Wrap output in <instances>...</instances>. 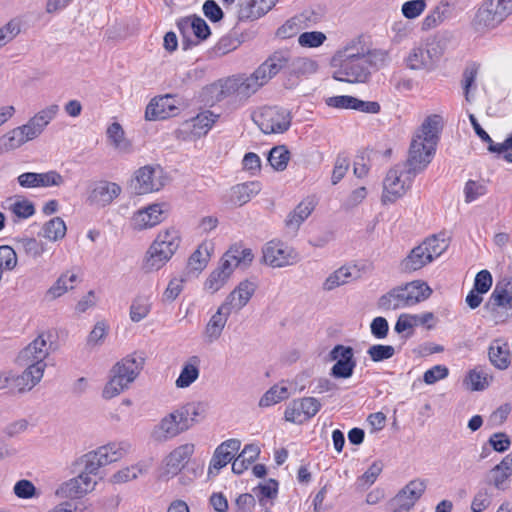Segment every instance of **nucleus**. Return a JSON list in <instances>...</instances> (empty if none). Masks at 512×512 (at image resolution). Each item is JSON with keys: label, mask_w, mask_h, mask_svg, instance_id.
Returning <instances> with one entry per match:
<instances>
[{"label": "nucleus", "mask_w": 512, "mask_h": 512, "mask_svg": "<svg viewBox=\"0 0 512 512\" xmlns=\"http://www.w3.org/2000/svg\"><path fill=\"white\" fill-rule=\"evenodd\" d=\"M403 288L409 306H413L421 301L426 300L432 293L431 288L422 281H412L404 285Z\"/></svg>", "instance_id": "ea45409f"}, {"label": "nucleus", "mask_w": 512, "mask_h": 512, "mask_svg": "<svg viewBox=\"0 0 512 512\" xmlns=\"http://www.w3.org/2000/svg\"><path fill=\"white\" fill-rule=\"evenodd\" d=\"M367 354L372 361L380 362L394 356L395 348L391 345L376 344L369 347Z\"/></svg>", "instance_id": "bf43d9fd"}, {"label": "nucleus", "mask_w": 512, "mask_h": 512, "mask_svg": "<svg viewBox=\"0 0 512 512\" xmlns=\"http://www.w3.org/2000/svg\"><path fill=\"white\" fill-rule=\"evenodd\" d=\"M66 224L60 217H54L43 226V236L51 241L62 239L66 234Z\"/></svg>", "instance_id": "09e8293b"}, {"label": "nucleus", "mask_w": 512, "mask_h": 512, "mask_svg": "<svg viewBox=\"0 0 512 512\" xmlns=\"http://www.w3.org/2000/svg\"><path fill=\"white\" fill-rule=\"evenodd\" d=\"M441 56L439 47L434 43H422L414 46L405 58L406 66L411 70L430 71Z\"/></svg>", "instance_id": "ddd939ff"}, {"label": "nucleus", "mask_w": 512, "mask_h": 512, "mask_svg": "<svg viewBox=\"0 0 512 512\" xmlns=\"http://www.w3.org/2000/svg\"><path fill=\"white\" fill-rule=\"evenodd\" d=\"M231 313L223 303L217 308L204 328L203 337L206 343L211 344L220 339Z\"/></svg>", "instance_id": "393cba45"}, {"label": "nucleus", "mask_w": 512, "mask_h": 512, "mask_svg": "<svg viewBox=\"0 0 512 512\" xmlns=\"http://www.w3.org/2000/svg\"><path fill=\"white\" fill-rule=\"evenodd\" d=\"M131 448L132 445L128 441L109 443L82 455L75 462V469H83L96 475L101 467L120 460L130 452Z\"/></svg>", "instance_id": "0eeeda50"}, {"label": "nucleus", "mask_w": 512, "mask_h": 512, "mask_svg": "<svg viewBox=\"0 0 512 512\" xmlns=\"http://www.w3.org/2000/svg\"><path fill=\"white\" fill-rule=\"evenodd\" d=\"M492 503V493L487 488L480 489L471 502L472 512H483Z\"/></svg>", "instance_id": "4d7b16f0"}, {"label": "nucleus", "mask_w": 512, "mask_h": 512, "mask_svg": "<svg viewBox=\"0 0 512 512\" xmlns=\"http://www.w3.org/2000/svg\"><path fill=\"white\" fill-rule=\"evenodd\" d=\"M177 100L172 95H164L154 98L146 107L145 118L149 121L166 119L176 115L178 107Z\"/></svg>", "instance_id": "5701e85b"}, {"label": "nucleus", "mask_w": 512, "mask_h": 512, "mask_svg": "<svg viewBox=\"0 0 512 512\" xmlns=\"http://www.w3.org/2000/svg\"><path fill=\"white\" fill-rule=\"evenodd\" d=\"M426 489V482L422 479L411 480L393 498L392 505H401L406 509H412L421 498Z\"/></svg>", "instance_id": "a878e982"}, {"label": "nucleus", "mask_w": 512, "mask_h": 512, "mask_svg": "<svg viewBox=\"0 0 512 512\" xmlns=\"http://www.w3.org/2000/svg\"><path fill=\"white\" fill-rule=\"evenodd\" d=\"M14 494L21 499H30L36 495V487L30 480L22 479L15 483Z\"/></svg>", "instance_id": "0e129e2a"}, {"label": "nucleus", "mask_w": 512, "mask_h": 512, "mask_svg": "<svg viewBox=\"0 0 512 512\" xmlns=\"http://www.w3.org/2000/svg\"><path fill=\"white\" fill-rule=\"evenodd\" d=\"M378 307L382 310H397L409 307L403 286L393 288L382 295L378 300Z\"/></svg>", "instance_id": "f704fd0d"}, {"label": "nucleus", "mask_w": 512, "mask_h": 512, "mask_svg": "<svg viewBox=\"0 0 512 512\" xmlns=\"http://www.w3.org/2000/svg\"><path fill=\"white\" fill-rule=\"evenodd\" d=\"M165 204H151L134 213L131 225L135 230H144L158 225L166 213Z\"/></svg>", "instance_id": "4be33fe9"}, {"label": "nucleus", "mask_w": 512, "mask_h": 512, "mask_svg": "<svg viewBox=\"0 0 512 512\" xmlns=\"http://www.w3.org/2000/svg\"><path fill=\"white\" fill-rule=\"evenodd\" d=\"M49 339L50 335L48 333L39 334L32 342L20 351L18 355L19 363L32 364L46 368L44 360L49 355Z\"/></svg>", "instance_id": "f3484780"}, {"label": "nucleus", "mask_w": 512, "mask_h": 512, "mask_svg": "<svg viewBox=\"0 0 512 512\" xmlns=\"http://www.w3.org/2000/svg\"><path fill=\"white\" fill-rule=\"evenodd\" d=\"M178 27L180 30L191 27L195 36L201 40L207 39L211 34L208 24L199 16H192L179 21Z\"/></svg>", "instance_id": "49530a36"}, {"label": "nucleus", "mask_w": 512, "mask_h": 512, "mask_svg": "<svg viewBox=\"0 0 512 512\" xmlns=\"http://www.w3.org/2000/svg\"><path fill=\"white\" fill-rule=\"evenodd\" d=\"M260 449L255 444H247L232 463V471L242 474L259 456Z\"/></svg>", "instance_id": "4c0bfd02"}, {"label": "nucleus", "mask_w": 512, "mask_h": 512, "mask_svg": "<svg viewBox=\"0 0 512 512\" xmlns=\"http://www.w3.org/2000/svg\"><path fill=\"white\" fill-rule=\"evenodd\" d=\"M321 403L314 397L293 400L286 407L284 418L288 422L301 424L314 417L321 409Z\"/></svg>", "instance_id": "dca6fc26"}, {"label": "nucleus", "mask_w": 512, "mask_h": 512, "mask_svg": "<svg viewBox=\"0 0 512 512\" xmlns=\"http://www.w3.org/2000/svg\"><path fill=\"white\" fill-rule=\"evenodd\" d=\"M26 369L22 373L15 372L16 390L19 394L32 390L43 378L45 368L32 364H24Z\"/></svg>", "instance_id": "c85d7f7f"}, {"label": "nucleus", "mask_w": 512, "mask_h": 512, "mask_svg": "<svg viewBox=\"0 0 512 512\" xmlns=\"http://www.w3.org/2000/svg\"><path fill=\"white\" fill-rule=\"evenodd\" d=\"M200 358L191 356L183 365L175 384L178 388H187L199 377Z\"/></svg>", "instance_id": "c9c22d12"}, {"label": "nucleus", "mask_w": 512, "mask_h": 512, "mask_svg": "<svg viewBox=\"0 0 512 512\" xmlns=\"http://www.w3.org/2000/svg\"><path fill=\"white\" fill-rule=\"evenodd\" d=\"M261 190L259 182L250 181L233 186L228 195V202L235 206H243Z\"/></svg>", "instance_id": "c756f323"}, {"label": "nucleus", "mask_w": 512, "mask_h": 512, "mask_svg": "<svg viewBox=\"0 0 512 512\" xmlns=\"http://www.w3.org/2000/svg\"><path fill=\"white\" fill-rule=\"evenodd\" d=\"M426 6L425 0H409L403 3L401 12L406 19H415L424 12Z\"/></svg>", "instance_id": "6e6d98bb"}, {"label": "nucleus", "mask_w": 512, "mask_h": 512, "mask_svg": "<svg viewBox=\"0 0 512 512\" xmlns=\"http://www.w3.org/2000/svg\"><path fill=\"white\" fill-rule=\"evenodd\" d=\"M449 374V370L444 365H436L428 369L423 375V381L432 385L439 380L445 379Z\"/></svg>", "instance_id": "774afa93"}, {"label": "nucleus", "mask_w": 512, "mask_h": 512, "mask_svg": "<svg viewBox=\"0 0 512 512\" xmlns=\"http://www.w3.org/2000/svg\"><path fill=\"white\" fill-rule=\"evenodd\" d=\"M334 79L349 83H365L369 76L367 60L364 56V46L360 41H352L332 58Z\"/></svg>", "instance_id": "7ed1b4c3"}, {"label": "nucleus", "mask_w": 512, "mask_h": 512, "mask_svg": "<svg viewBox=\"0 0 512 512\" xmlns=\"http://www.w3.org/2000/svg\"><path fill=\"white\" fill-rule=\"evenodd\" d=\"M382 470L383 463L381 461L373 462L369 466V468L363 473V475L358 477L356 481L357 488L361 490H366L367 488H369L372 484L375 483Z\"/></svg>", "instance_id": "8fccbe9b"}, {"label": "nucleus", "mask_w": 512, "mask_h": 512, "mask_svg": "<svg viewBox=\"0 0 512 512\" xmlns=\"http://www.w3.org/2000/svg\"><path fill=\"white\" fill-rule=\"evenodd\" d=\"M326 40V35L320 31L304 32L299 35L298 43L302 47L316 48Z\"/></svg>", "instance_id": "13d9d810"}, {"label": "nucleus", "mask_w": 512, "mask_h": 512, "mask_svg": "<svg viewBox=\"0 0 512 512\" xmlns=\"http://www.w3.org/2000/svg\"><path fill=\"white\" fill-rule=\"evenodd\" d=\"M212 251L213 243L211 241L202 242L189 257L188 268L194 272H201L207 266Z\"/></svg>", "instance_id": "e433bc0d"}, {"label": "nucleus", "mask_w": 512, "mask_h": 512, "mask_svg": "<svg viewBox=\"0 0 512 512\" xmlns=\"http://www.w3.org/2000/svg\"><path fill=\"white\" fill-rule=\"evenodd\" d=\"M483 310L495 324L512 318V282H497Z\"/></svg>", "instance_id": "1a4fd4ad"}, {"label": "nucleus", "mask_w": 512, "mask_h": 512, "mask_svg": "<svg viewBox=\"0 0 512 512\" xmlns=\"http://www.w3.org/2000/svg\"><path fill=\"white\" fill-rule=\"evenodd\" d=\"M58 112L59 106L51 104L37 112L26 124L12 129L0 137V154L15 150L26 142L39 137Z\"/></svg>", "instance_id": "20e7f679"}, {"label": "nucleus", "mask_w": 512, "mask_h": 512, "mask_svg": "<svg viewBox=\"0 0 512 512\" xmlns=\"http://www.w3.org/2000/svg\"><path fill=\"white\" fill-rule=\"evenodd\" d=\"M172 256L169 251L163 250L159 243L153 242L146 253L144 269L148 272L158 271Z\"/></svg>", "instance_id": "473e14b6"}, {"label": "nucleus", "mask_w": 512, "mask_h": 512, "mask_svg": "<svg viewBox=\"0 0 512 512\" xmlns=\"http://www.w3.org/2000/svg\"><path fill=\"white\" fill-rule=\"evenodd\" d=\"M512 13V0H484L478 8L474 25L478 30L497 27Z\"/></svg>", "instance_id": "9d476101"}, {"label": "nucleus", "mask_w": 512, "mask_h": 512, "mask_svg": "<svg viewBox=\"0 0 512 512\" xmlns=\"http://www.w3.org/2000/svg\"><path fill=\"white\" fill-rule=\"evenodd\" d=\"M253 121L265 134L283 133L291 124L290 114L279 107H264L253 114Z\"/></svg>", "instance_id": "f8f14e48"}, {"label": "nucleus", "mask_w": 512, "mask_h": 512, "mask_svg": "<svg viewBox=\"0 0 512 512\" xmlns=\"http://www.w3.org/2000/svg\"><path fill=\"white\" fill-rule=\"evenodd\" d=\"M79 281L78 275L70 270L60 274L56 281L46 290L45 299L54 301L69 291L73 290Z\"/></svg>", "instance_id": "cd10ccee"}, {"label": "nucleus", "mask_w": 512, "mask_h": 512, "mask_svg": "<svg viewBox=\"0 0 512 512\" xmlns=\"http://www.w3.org/2000/svg\"><path fill=\"white\" fill-rule=\"evenodd\" d=\"M489 360L496 368L504 370L511 362V347L504 339H495L488 350Z\"/></svg>", "instance_id": "7c9ffc66"}, {"label": "nucleus", "mask_w": 512, "mask_h": 512, "mask_svg": "<svg viewBox=\"0 0 512 512\" xmlns=\"http://www.w3.org/2000/svg\"><path fill=\"white\" fill-rule=\"evenodd\" d=\"M253 258L251 249L240 244L232 245L222 256L220 265L206 279L204 289L212 294L216 293L227 283L235 268L250 265Z\"/></svg>", "instance_id": "39448f33"}, {"label": "nucleus", "mask_w": 512, "mask_h": 512, "mask_svg": "<svg viewBox=\"0 0 512 512\" xmlns=\"http://www.w3.org/2000/svg\"><path fill=\"white\" fill-rule=\"evenodd\" d=\"M185 431H187V426L179 418V413L175 409L161 418L151 430L150 437L154 442L164 443Z\"/></svg>", "instance_id": "2eb2a0df"}, {"label": "nucleus", "mask_w": 512, "mask_h": 512, "mask_svg": "<svg viewBox=\"0 0 512 512\" xmlns=\"http://www.w3.org/2000/svg\"><path fill=\"white\" fill-rule=\"evenodd\" d=\"M154 242L159 243L163 250L169 251L170 254L174 255L180 246L181 236L177 229L169 228L159 232Z\"/></svg>", "instance_id": "37998d69"}, {"label": "nucleus", "mask_w": 512, "mask_h": 512, "mask_svg": "<svg viewBox=\"0 0 512 512\" xmlns=\"http://www.w3.org/2000/svg\"><path fill=\"white\" fill-rule=\"evenodd\" d=\"M449 244L445 238L432 236L424 240L420 245L413 248L409 255L402 261L401 267L405 272L417 271L435 258L441 256Z\"/></svg>", "instance_id": "6e6552de"}, {"label": "nucleus", "mask_w": 512, "mask_h": 512, "mask_svg": "<svg viewBox=\"0 0 512 512\" xmlns=\"http://www.w3.org/2000/svg\"><path fill=\"white\" fill-rule=\"evenodd\" d=\"M491 377L481 367L472 369L466 376L464 383L471 391H481L488 387Z\"/></svg>", "instance_id": "c03bdc74"}, {"label": "nucleus", "mask_w": 512, "mask_h": 512, "mask_svg": "<svg viewBox=\"0 0 512 512\" xmlns=\"http://www.w3.org/2000/svg\"><path fill=\"white\" fill-rule=\"evenodd\" d=\"M240 441L237 439H229L221 443L214 451L209 464L208 474L216 475L219 470L225 467L240 449Z\"/></svg>", "instance_id": "b1692460"}, {"label": "nucleus", "mask_w": 512, "mask_h": 512, "mask_svg": "<svg viewBox=\"0 0 512 512\" xmlns=\"http://www.w3.org/2000/svg\"><path fill=\"white\" fill-rule=\"evenodd\" d=\"M179 413V418L182 419L187 430L190 429L195 423L199 421V417L204 413V405L202 403H187L176 409Z\"/></svg>", "instance_id": "a19ab883"}, {"label": "nucleus", "mask_w": 512, "mask_h": 512, "mask_svg": "<svg viewBox=\"0 0 512 512\" xmlns=\"http://www.w3.org/2000/svg\"><path fill=\"white\" fill-rule=\"evenodd\" d=\"M144 362V357L136 353L117 362L111 369L110 380L103 388V398L112 399L128 389L142 370Z\"/></svg>", "instance_id": "423d86ee"}, {"label": "nucleus", "mask_w": 512, "mask_h": 512, "mask_svg": "<svg viewBox=\"0 0 512 512\" xmlns=\"http://www.w3.org/2000/svg\"><path fill=\"white\" fill-rule=\"evenodd\" d=\"M253 492L259 498L260 505L264 508H268V499H273L277 496L278 483L274 479H269L266 483L260 484L254 488Z\"/></svg>", "instance_id": "603ef678"}, {"label": "nucleus", "mask_w": 512, "mask_h": 512, "mask_svg": "<svg viewBox=\"0 0 512 512\" xmlns=\"http://www.w3.org/2000/svg\"><path fill=\"white\" fill-rule=\"evenodd\" d=\"M18 184L26 189L47 188L64 184L63 176L55 170L44 173L25 172L17 177Z\"/></svg>", "instance_id": "aec40b11"}, {"label": "nucleus", "mask_w": 512, "mask_h": 512, "mask_svg": "<svg viewBox=\"0 0 512 512\" xmlns=\"http://www.w3.org/2000/svg\"><path fill=\"white\" fill-rule=\"evenodd\" d=\"M283 51L286 52L289 57V62L284 68H288L291 73L310 74L316 72L318 65L314 60L305 57L292 58L289 51Z\"/></svg>", "instance_id": "a18cd8bd"}, {"label": "nucleus", "mask_w": 512, "mask_h": 512, "mask_svg": "<svg viewBox=\"0 0 512 512\" xmlns=\"http://www.w3.org/2000/svg\"><path fill=\"white\" fill-rule=\"evenodd\" d=\"M17 254L7 245L0 246V267L3 270L12 271L17 266Z\"/></svg>", "instance_id": "052dcab7"}, {"label": "nucleus", "mask_w": 512, "mask_h": 512, "mask_svg": "<svg viewBox=\"0 0 512 512\" xmlns=\"http://www.w3.org/2000/svg\"><path fill=\"white\" fill-rule=\"evenodd\" d=\"M256 288L257 285L254 282L244 280L240 282L232 292H230L223 304L226 305L231 312H238L247 305L255 293Z\"/></svg>", "instance_id": "bb28decb"}, {"label": "nucleus", "mask_w": 512, "mask_h": 512, "mask_svg": "<svg viewBox=\"0 0 512 512\" xmlns=\"http://www.w3.org/2000/svg\"><path fill=\"white\" fill-rule=\"evenodd\" d=\"M289 62L288 54L276 51L263 62L253 73L237 74L220 80L217 100L234 98L236 101H246L262 86L278 74Z\"/></svg>", "instance_id": "f03ea898"}, {"label": "nucleus", "mask_w": 512, "mask_h": 512, "mask_svg": "<svg viewBox=\"0 0 512 512\" xmlns=\"http://www.w3.org/2000/svg\"><path fill=\"white\" fill-rule=\"evenodd\" d=\"M364 56L367 60L369 70L371 68L379 69L389 62V53L386 50L374 49L368 50L364 46Z\"/></svg>", "instance_id": "5fc2aeb1"}, {"label": "nucleus", "mask_w": 512, "mask_h": 512, "mask_svg": "<svg viewBox=\"0 0 512 512\" xmlns=\"http://www.w3.org/2000/svg\"><path fill=\"white\" fill-rule=\"evenodd\" d=\"M150 297L146 295H137L131 303L129 316L132 322H140L145 319L151 310Z\"/></svg>", "instance_id": "79ce46f5"}, {"label": "nucleus", "mask_w": 512, "mask_h": 512, "mask_svg": "<svg viewBox=\"0 0 512 512\" xmlns=\"http://www.w3.org/2000/svg\"><path fill=\"white\" fill-rule=\"evenodd\" d=\"M107 137L113 148L120 154H131L132 143L126 139L124 130L118 122H113L107 129Z\"/></svg>", "instance_id": "72a5a7b5"}, {"label": "nucleus", "mask_w": 512, "mask_h": 512, "mask_svg": "<svg viewBox=\"0 0 512 512\" xmlns=\"http://www.w3.org/2000/svg\"><path fill=\"white\" fill-rule=\"evenodd\" d=\"M289 151L285 146H276L271 149L268 162L277 171H283L289 161Z\"/></svg>", "instance_id": "864d4df0"}, {"label": "nucleus", "mask_w": 512, "mask_h": 512, "mask_svg": "<svg viewBox=\"0 0 512 512\" xmlns=\"http://www.w3.org/2000/svg\"><path fill=\"white\" fill-rule=\"evenodd\" d=\"M313 210L314 204L311 200H304L300 202L287 216L285 221L286 226L293 231L298 230L300 225L309 217Z\"/></svg>", "instance_id": "58836bf2"}, {"label": "nucleus", "mask_w": 512, "mask_h": 512, "mask_svg": "<svg viewBox=\"0 0 512 512\" xmlns=\"http://www.w3.org/2000/svg\"><path fill=\"white\" fill-rule=\"evenodd\" d=\"M262 253L264 262L274 268L293 265L299 260L298 253L292 247L277 240L266 243Z\"/></svg>", "instance_id": "4468645a"}, {"label": "nucleus", "mask_w": 512, "mask_h": 512, "mask_svg": "<svg viewBox=\"0 0 512 512\" xmlns=\"http://www.w3.org/2000/svg\"><path fill=\"white\" fill-rule=\"evenodd\" d=\"M486 193V186L474 180H468L464 187L465 202L471 203Z\"/></svg>", "instance_id": "e2e57ef3"}, {"label": "nucleus", "mask_w": 512, "mask_h": 512, "mask_svg": "<svg viewBox=\"0 0 512 512\" xmlns=\"http://www.w3.org/2000/svg\"><path fill=\"white\" fill-rule=\"evenodd\" d=\"M166 177L159 165H145L134 172L131 188L134 193L143 195L159 191L164 187Z\"/></svg>", "instance_id": "9b49d317"}, {"label": "nucleus", "mask_w": 512, "mask_h": 512, "mask_svg": "<svg viewBox=\"0 0 512 512\" xmlns=\"http://www.w3.org/2000/svg\"><path fill=\"white\" fill-rule=\"evenodd\" d=\"M19 244L24 252L33 258L41 256L44 252L43 244L35 238H23L19 240Z\"/></svg>", "instance_id": "338daca9"}, {"label": "nucleus", "mask_w": 512, "mask_h": 512, "mask_svg": "<svg viewBox=\"0 0 512 512\" xmlns=\"http://www.w3.org/2000/svg\"><path fill=\"white\" fill-rule=\"evenodd\" d=\"M349 166L350 162L347 157L341 155L337 156L331 175V183L333 185H336L344 178L349 169Z\"/></svg>", "instance_id": "680f3d73"}, {"label": "nucleus", "mask_w": 512, "mask_h": 512, "mask_svg": "<svg viewBox=\"0 0 512 512\" xmlns=\"http://www.w3.org/2000/svg\"><path fill=\"white\" fill-rule=\"evenodd\" d=\"M359 277V270L356 266H342L331 273L323 283V289L331 291L341 285L349 282L351 279Z\"/></svg>", "instance_id": "2f4dec72"}, {"label": "nucleus", "mask_w": 512, "mask_h": 512, "mask_svg": "<svg viewBox=\"0 0 512 512\" xmlns=\"http://www.w3.org/2000/svg\"><path fill=\"white\" fill-rule=\"evenodd\" d=\"M194 450V444L185 443L171 451L164 460L162 477L170 478L177 475L185 467Z\"/></svg>", "instance_id": "412c9836"}, {"label": "nucleus", "mask_w": 512, "mask_h": 512, "mask_svg": "<svg viewBox=\"0 0 512 512\" xmlns=\"http://www.w3.org/2000/svg\"><path fill=\"white\" fill-rule=\"evenodd\" d=\"M289 397L287 387L274 385L259 400L260 407L275 405Z\"/></svg>", "instance_id": "de8ad7c7"}, {"label": "nucleus", "mask_w": 512, "mask_h": 512, "mask_svg": "<svg viewBox=\"0 0 512 512\" xmlns=\"http://www.w3.org/2000/svg\"><path fill=\"white\" fill-rule=\"evenodd\" d=\"M330 359L335 361L331 368V375L339 379H347L352 376L356 366L353 348L350 346L336 345L329 353Z\"/></svg>", "instance_id": "a211bd4d"}, {"label": "nucleus", "mask_w": 512, "mask_h": 512, "mask_svg": "<svg viewBox=\"0 0 512 512\" xmlns=\"http://www.w3.org/2000/svg\"><path fill=\"white\" fill-rule=\"evenodd\" d=\"M122 192V188L115 182L100 180L92 184L87 202L99 208L110 205Z\"/></svg>", "instance_id": "6ab92c4d"}, {"label": "nucleus", "mask_w": 512, "mask_h": 512, "mask_svg": "<svg viewBox=\"0 0 512 512\" xmlns=\"http://www.w3.org/2000/svg\"><path fill=\"white\" fill-rule=\"evenodd\" d=\"M217 118L218 115L209 110L199 113L195 118L192 119L194 133L198 135L206 134L212 125L216 122Z\"/></svg>", "instance_id": "3c124183"}, {"label": "nucleus", "mask_w": 512, "mask_h": 512, "mask_svg": "<svg viewBox=\"0 0 512 512\" xmlns=\"http://www.w3.org/2000/svg\"><path fill=\"white\" fill-rule=\"evenodd\" d=\"M10 210L21 219H27L35 213L34 205L29 200L16 201L10 206Z\"/></svg>", "instance_id": "69168bd1"}, {"label": "nucleus", "mask_w": 512, "mask_h": 512, "mask_svg": "<svg viewBox=\"0 0 512 512\" xmlns=\"http://www.w3.org/2000/svg\"><path fill=\"white\" fill-rule=\"evenodd\" d=\"M441 129V116L434 114L424 120L411 141L407 161L392 167L383 180L381 200L384 204L402 198L414 177L425 170L435 154Z\"/></svg>", "instance_id": "f257e3e1"}]
</instances>
